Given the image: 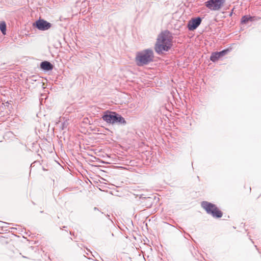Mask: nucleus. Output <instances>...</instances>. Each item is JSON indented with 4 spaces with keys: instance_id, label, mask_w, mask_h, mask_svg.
Wrapping results in <instances>:
<instances>
[{
    "instance_id": "7ed1b4c3",
    "label": "nucleus",
    "mask_w": 261,
    "mask_h": 261,
    "mask_svg": "<svg viewBox=\"0 0 261 261\" xmlns=\"http://www.w3.org/2000/svg\"><path fill=\"white\" fill-rule=\"evenodd\" d=\"M102 119L107 123L114 124L119 123L125 124L126 121L123 117L115 112H107L102 116Z\"/></svg>"
},
{
    "instance_id": "f257e3e1",
    "label": "nucleus",
    "mask_w": 261,
    "mask_h": 261,
    "mask_svg": "<svg viewBox=\"0 0 261 261\" xmlns=\"http://www.w3.org/2000/svg\"><path fill=\"white\" fill-rule=\"evenodd\" d=\"M172 45V36L168 31L162 32L158 36L154 49L158 54L168 51Z\"/></svg>"
},
{
    "instance_id": "f03ea898",
    "label": "nucleus",
    "mask_w": 261,
    "mask_h": 261,
    "mask_svg": "<svg viewBox=\"0 0 261 261\" xmlns=\"http://www.w3.org/2000/svg\"><path fill=\"white\" fill-rule=\"evenodd\" d=\"M153 52L150 49H145L137 54L136 61L137 64L139 66H143L152 61L153 59Z\"/></svg>"
},
{
    "instance_id": "1a4fd4ad",
    "label": "nucleus",
    "mask_w": 261,
    "mask_h": 261,
    "mask_svg": "<svg viewBox=\"0 0 261 261\" xmlns=\"http://www.w3.org/2000/svg\"><path fill=\"white\" fill-rule=\"evenodd\" d=\"M41 68L45 70H51L53 68V65L49 62L44 61L41 63L40 65Z\"/></svg>"
},
{
    "instance_id": "423d86ee",
    "label": "nucleus",
    "mask_w": 261,
    "mask_h": 261,
    "mask_svg": "<svg viewBox=\"0 0 261 261\" xmlns=\"http://www.w3.org/2000/svg\"><path fill=\"white\" fill-rule=\"evenodd\" d=\"M35 25L38 29L42 31L47 30L51 27L50 23L43 19H39L36 21L35 23L34 24V25Z\"/></svg>"
},
{
    "instance_id": "9b49d317",
    "label": "nucleus",
    "mask_w": 261,
    "mask_h": 261,
    "mask_svg": "<svg viewBox=\"0 0 261 261\" xmlns=\"http://www.w3.org/2000/svg\"><path fill=\"white\" fill-rule=\"evenodd\" d=\"M0 30L3 34H6V24L5 22H2L0 23Z\"/></svg>"
},
{
    "instance_id": "39448f33",
    "label": "nucleus",
    "mask_w": 261,
    "mask_h": 261,
    "mask_svg": "<svg viewBox=\"0 0 261 261\" xmlns=\"http://www.w3.org/2000/svg\"><path fill=\"white\" fill-rule=\"evenodd\" d=\"M225 0H209L205 2V6L211 11H218L223 6Z\"/></svg>"
},
{
    "instance_id": "6e6552de",
    "label": "nucleus",
    "mask_w": 261,
    "mask_h": 261,
    "mask_svg": "<svg viewBox=\"0 0 261 261\" xmlns=\"http://www.w3.org/2000/svg\"><path fill=\"white\" fill-rule=\"evenodd\" d=\"M228 51V49H225L220 52L214 53L211 56V60L213 62H215L217 61L220 58L226 55Z\"/></svg>"
},
{
    "instance_id": "0eeeda50",
    "label": "nucleus",
    "mask_w": 261,
    "mask_h": 261,
    "mask_svg": "<svg viewBox=\"0 0 261 261\" xmlns=\"http://www.w3.org/2000/svg\"><path fill=\"white\" fill-rule=\"evenodd\" d=\"M201 19L200 17H196L192 19L188 24V29L190 31L195 30L201 23Z\"/></svg>"
},
{
    "instance_id": "9d476101",
    "label": "nucleus",
    "mask_w": 261,
    "mask_h": 261,
    "mask_svg": "<svg viewBox=\"0 0 261 261\" xmlns=\"http://www.w3.org/2000/svg\"><path fill=\"white\" fill-rule=\"evenodd\" d=\"M254 20V17H251L249 15L244 16L241 19V22L242 23H246L248 21H252Z\"/></svg>"
},
{
    "instance_id": "20e7f679",
    "label": "nucleus",
    "mask_w": 261,
    "mask_h": 261,
    "mask_svg": "<svg viewBox=\"0 0 261 261\" xmlns=\"http://www.w3.org/2000/svg\"><path fill=\"white\" fill-rule=\"evenodd\" d=\"M202 207L206 211V212L215 218H221L222 216V213L217 206L207 201H203L201 203Z\"/></svg>"
}]
</instances>
